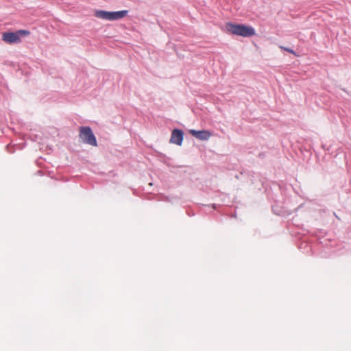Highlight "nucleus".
I'll use <instances>...</instances> for the list:
<instances>
[{
    "label": "nucleus",
    "instance_id": "7ed1b4c3",
    "mask_svg": "<svg viewBox=\"0 0 351 351\" xmlns=\"http://www.w3.org/2000/svg\"><path fill=\"white\" fill-rule=\"evenodd\" d=\"M79 132V137L82 143L92 146L97 145L96 138L90 127H80Z\"/></svg>",
    "mask_w": 351,
    "mask_h": 351
},
{
    "label": "nucleus",
    "instance_id": "f257e3e1",
    "mask_svg": "<svg viewBox=\"0 0 351 351\" xmlns=\"http://www.w3.org/2000/svg\"><path fill=\"white\" fill-rule=\"evenodd\" d=\"M226 28L228 32L243 37H250L255 34L254 29L250 26L242 24L227 23Z\"/></svg>",
    "mask_w": 351,
    "mask_h": 351
},
{
    "label": "nucleus",
    "instance_id": "0eeeda50",
    "mask_svg": "<svg viewBox=\"0 0 351 351\" xmlns=\"http://www.w3.org/2000/svg\"><path fill=\"white\" fill-rule=\"evenodd\" d=\"M280 47L282 49H283V50H285L286 51H288V52H289V53H292L293 55H295V51L293 49H289V48H287V47H282V46H280Z\"/></svg>",
    "mask_w": 351,
    "mask_h": 351
},
{
    "label": "nucleus",
    "instance_id": "39448f33",
    "mask_svg": "<svg viewBox=\"0 0 351 351\" xmlns=\"http://www.w3.org/2000/svg\"><path fill=\"white\" fill-rule=\"evenodd\" d=\"M189 133L194 137L202 141H206L212 136L211 132L208 130H190Z\"/></svg>",
    "mask_w": 351,
    "mask_h": 351
},
{
    "label": "nucleus",
    "instance_id": "423d86ee",
    "mask_svg": "<svg viewBox=\"0 0 351 351\" xmlns=\"http://www.w3.org/2000/svg\"><path fill=\"white\" fill-rule=\"evenodd\" d=\"M183 132L178 129H175L172 131L170 142L171 143L181 145L183 141Z\"/></svg>",
    "mask_w": 351,
    "mask_h": 351
},
{
    "label": "nucleus",
    "instance_id": "f03ea898",
    "mask_svg": "<svg viewBox=\"0 0 351 351\" xmlns=\"http://www.w3.org/2000/svg\"><path fill=\"white\" fill-rule=\"evenodd\" d=\"M127 10H121L117 12H108L104 10H96L95 12V16L99 19L107 21H115L122 19L126 16Z\"/></svg>",
    "mask_w": 351,
    "mask_h": 351
},
{
    "label": "nucleus",
    "instance_id": "20e7f679",
    "mask_svg": "<svg viewBox=\"0 0 351 351\" xmlns=\"http://www.w3.org/2000/svg\"><path fill=\"white\" fill-rule=\"evenodd\" d=\"M22 36V30L16 32H4L2 34V40L8 44L20 43Z\"/></svg>",
    "mask_w": 351,
    "mask_h": 351
},
{
    "label": "nucleus",
    "instance_id": "6e6552de",
    "mask_svg": "<svg viewBox=\"0 0 351 351\" xmlns=\"http://www.w3.org/2000/svg\"><path fill=\"white\" fill-rule=\"evenodd\" d=\"M29 32L25 30H23V36H25L27 35H29Z\"/></svg>",
    "mask_w": 351,
    "mask_h": 351
}]
</instances>
